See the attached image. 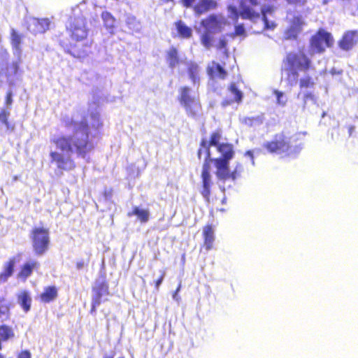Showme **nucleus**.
Masks as SVG:
<instances>
[{"mask_svg": "<svg viewBox=\"0 0 358 358\" xmlns=\"http://www.w3.org/2000/svg\"><path fill=\"white\" fill-rule=\"evenodd\" d=\"M90 118L92 120L91 124L85 117L80 121L66 122V127H73L72 134L61 135L50 139V142L56 148L68 153L64 155L57 151L50 152L51 162L55 163L59 169L71 171L76 167L73 159L69 154L75 153L78 157L85 158L94 149V144L90 138V130H98L103 124L98 113H92Z\"/></svg>", "mask_w": 358, "mask_h": 358, "instance_id": "1", "label": "nucleus"}, {"mask_svg": "<svg viewBox=\"0 0 358 358\" xmlns=\"http://www.w3.org/2000/svg\"><path fill=\"white\" fill-rule=\"evenodd\" d=\"M216 150L220 154V156L212 157L210 154L208 157H205L201 168V189L200 193L208 201L210 200L211 187L213 185L211 175L212 164L215 168L217 178L223 182L228 180L235 181L241 177L243 171V166L241 162H236L234 169L230 170L229 162L236 154L234 146L232 143L227 142L222 143L216 148Z\"/></svg>", "mask_w": 358, "mask_h": 358, "instance_id": "2", "label": "nucleus"}, {"mask_svg": "<svg viewBox=\"0 0 358 358\" xmlns=\"http://www.w3.org/2000/svg\"><path fill=\"white\" fill-rule=\"evenodd\" d=\"M314 69L312 59L302 49L287 52L282 61L281 72L285 73L287 82L290 85L299 82L301 90L314 88L315 82L312 76L306 75L299 79L300 72L306 73Z\"/></svg>", "mask_w": 358, "mask_h": 358, "instance_id": "3", "label": "nucleus"}, {"mask_svg": "<svg viewBox=\"0 0 358 358\" xmlns=\"http://www.w3.org/2000/svg\"><path fill=\"white\" fill-rule=\"evenodd\" d=\"M263 148L270 154L289 156L293 152L290 138L285 131L275 134L271 141L264 143Z\"/></svg>", "mask_w": 358, "mask_h": 358, "instance_id": "4", "label": "nucleus"}, {"mask_svg": "<svg viewBox=\"0 0 358 358\" xmlns=\"http://www.w3.org/2000/svg\"><path fill=\"white\" fill-rule=\"evenodd\" d=\"M30 238L34 253L36 256L45 255L50 248V238L48 228L35 227L30 232Z\"/></svg>", "mask_w": 358, "mask_h": 358, "instance_id": "5", "label": "nucleus"}, {"mask_svg": "<svg viewBox=\"0 0 358 358\" xmlns=\"http://www.w3.org/2000/svg\"><path fill=\"white\" fill-rule=\"evenodd\" d=\"M67 31L72 41H92L88 38L89 29L85 17H75L71 20Z\"/></svg>", "mask_w": 358, "mask_h": 358, "instance_id": "6", "label": "nucleus"}, {"mask_svg": "<svg viewBox=\"0 0 358 358\" xmlns=\"http://www.w3.org/2000/svg\"><path fill=\"white\" fill-rule=\"evenodd\" d=\"M190 88L183 86L180 89V96L178 100L185 108L187 114L192 117L198 115L201 110V104L199 99H194L189 94Z\"/></svg>", "mask_w": 358, "mask_h": 358, "instance_id": "7", "label": "nucleus"}, {"mask_svg": "<svg viewBox=\"0 0 358 358\" xmlns=\"http://www.w3.org/2000/svg\"><path fill=\"white\" fill-rule=\"evenodd\" d=\"M331 34L325 29L320 28L310 38V47L316 53H323L327 48L334 45Z\"/></svg>", "mask_w": 358, "mask_h": 358, "instance_id": "8", "label": "nucleus"}, {"mask_svg": "<svg viewBox=\"0 0 358 358\" xmlns=\"http://www.w3.org/2000/svg\"><path fill=\"white\" fill-rule=\"evenodd\" d=\"M92 41H72L67 43L61 41L60 45L65 49L66 52L73 57L83 59L87 57L91 52Z\"/></svg>", "mask_w": 358, "mask_h": 358, "instance_id": "9", "label": "nucleus"}, {"mask_svg": "<svg viewBox=\"0 0 358 358\" xmlns=\"http://www.w3.org/2000/svg\"><path fill=\"white\" fill-rule=\"evenodd\" d=\"M222 138V131L220 129H217L210 134L209 140L203 138L199 143V148L197 150V158L201 159L202 153L205 154V157H209L211 154L210 148H217L222 143L220 141Z\"/></svg>", "mask_w": 358, "mask_h": 358, "instance_id": "10", "label": "nucleus"}, {"mask_svg": "<svg viewBox=\"0 0 358 358\" xmlns=\"http://www.w3.org/2000/svg\"><path fill=\"white\" fill-rule=\"evenodd\" d=\"M92 301L101 303L107 300L106 299H104V297H107L110 293L109 285L108 281L105 279V276H103V279L102 280L95 281L92 287Z\"/></svg>", "mask_w": 358, "mask_h": 358, "instance_id": "11", "label": "nucleus"}, {"mask_svg": "<svg viewBox=\"0 0 358 358\" xmlns=\"http://www.w3.org/2000/svg\"><path fill=\"white\" fill-rule=\"evenodd\" d=\"M206 73L211 80H226L228 77L226 63L212 61L206 67Z\"/></svg>", "mask_w": 358, "mask_h": 358, "instance_id": "12", "label": "nucleus"}, {"mask_svg": "<svg viewBox=\"0 0 358 358\" xmlns=\"http://www.w3.org/2000/svg\"><path fill=\"white\" fill-rule=\"evenodd\" d=\"M358 42V31H346L338 41V47L344 51H350Z\"/></svg>", "mask_w": 358, "mask_h": 358, "instance_id": "13", "label": "nucleus"}, {"mask_svg": "<svg viewBox=\"0 0 358 358\" xmlns=\"http://www.w3.org/2000/svg\"><path fill=\"white\" fill-rule=\"evenodd\" d=\"M304 22L301 17L295 16L292 18L290 25L285 31V37L287 40H296L302 31Z\"/></svg>", "mask_w": 358, "mask_h": 358, "instance_id": "14", "label": "nucleus"}, {"mask_svg": "<svg viewBox=\"0 0 358 358\" xmlns=\"http://www.w3.org/2000/svg\"><path fill=\"white\" fill-rule=\"evenodd\" d=\"M201 26L208 32H218L222 29V22L215 15H210L201 22Z\"/></svg>", "mask_w": 358, "mask_h": 358, "instance_id": "15", "label": "nucleus"}, {"mask_svg": "<svg viewBox=\"0 0 358 358\" xmlns=\"http://www.w3.org/2000/svg\"><path fill=\"white\" fill-rule=\"evenodd\" d=\"M40 267V264L36 260H31L24 263L17 273V278L25 281L31 275L34 270L37 271Z\"/></svg>", "mask_w": 358, "mask_h": 358, "instance_id": "16", "label": "nucleus"}, {"mask_svg": "<svg viewBox=\"0 0 358 358\" xmlns=\"http://www.w3.org/2000/svg\"><path fill=\"white\" fill-rule=\"evenodd\" d=\"M240 7L241 10L239 13L235 7L231 8V10L235 15V20H238L239 15L244 20H253L259 17V12L248 6L241 3Z\"/></svg>", "mask_w": 358, "mask_h": 358, "instance_id": "17", "label": "nucleus"}, {"mask_svg": "<svg viewBox=\"0 0 358 358\" xmlns=\"http://www.w3.org/2000/svg\"><path fill=\"white\" fill-rule=\"evenodd\" d=\"M50 26L48 19L34 18L29 24V30L34 35L45 32Z\"/></svg>", "mask_w": 358, "mask_h": 358, "instance_id": "18", "label": "nucleus"}, {"mask_svg": "<svg viewBox=\"0 0 358 358\" xmlns=\"http://www.w3.org/2000/svg\"><path fill=\"white\" fill-rule=\"evenodd\" d=\"M58 296V289L55 285L47 286L39 294L38 298L41 302L48 303L55 301Z\"/></svg>", "mask_w": 358, "mask_h": 358, "instance_id": "19", "label": "nucleus"}, {"mask_svg": "<svg viewBox=\"0 0 358 358\" xmlns=\"http://www.w3.org/2000/svg\"><path fill=\"white\" fill-rule=\"evenodd\" d=\"M203 246L206 250H210L213 247L215 241L214 229L212 224H206L203 227Z\"/></svg>", "mask_w": 358, "mask_h": 358, "instance_id": "20", "label": "nucleus"}, {"mask_svg": "<svg viewBox=\"0 0 358 358\" xmlns=\"http://www.w3.org/2000/svg\"><path fill=\"white\" fill-rule=\"evenodd\" d=\"M217 6V3L215 0H199L194 7V10L197 15H201L215 9Z\"/></svg>", "mask_w": 358, "mask_h": 358, "instance_id": "21", "label": "nucleus"}, {"mask_svg": "<svg viewBox=\"0 0 358 358\" xmlns=\"http://www.w3.org/2000/svg\"><path fill=\"white\" fill-rule=\"evenodd\" d=\"M166 60L169 67L171 69L176 68L181 62L178 50L176 47H171L166 53Z\"/></svg>", "mask_w": 358, "mask_h": 358, "instance_id": "22", "label": "nucleus"}, {"mask_svg": "<svg viewBox=\"0 0 358 358\" xmlns=\"http://www.w3.org/2000/svg\"><path fill=\"white\" fill-rule=\"evenodd\" d=\"M17 300L24 313H27L30 310L32 299L28 291H21L17 296Z\"/></svg>", "mask_w": 358, "mask_h": 358, "instance_id": "23", "label": "nucleus"}, {"mask_svg": "<svg viewBox=\"0 0 358 358\" xmlns=\"http://www.w3.org/2000/svg\"><path fill=\"white\" fill-rule=\"evenodd\" d=\"M15 259H9L4 264L3 271L0 273V282H5L14 273Z\"/></svg>", "mask_w": 358, "mask_h": 358, "instance_id": "24", "label": "nucleus"}, {"mask_svg": "<svg viewBox=\"0 0 358 358\" xmlns=\"http://www.w3.org/2000/svg\"><path fill=\"white\" fill-rule=\"evenodd\" d=\"M20 71V62H13L10 64H6L2 66L0 69V76L10 78L12 76L18 74Z\"/></svg>", "mask_w": 358, "mask_h": 358, "instance_id": "25", "label": "nucleus"}, {"mask_svg": "<svg viewBox=\"0 0 358 358\" xmlns=\"http://www.w3.org/2000/svg\"><path fill=\"white\" fill-rule=\"evenodd\" d=\"M187 72L193 84H199L200 82V67L194 62L187 64Z\"/></svg>", "mask_w": 358, "mask_h": 358, "instance_id": "26", "label": "nucleus"}, {"mask_svg": "<svg viewBox=\"0 0 358 358\" xmlns=\"http://www.w3.org/2000/svg\"><path fill=\"white\" fill-rule=\"evenodd\" d=\"M15 338V332L13 328L6 324L0 325V350H2V342L8 341V340Z\"/></svg>", "mask_w": 358, "mask_h": 358, "instance_id": "27", "label": "nucleus"}, {"mask_svg": "<svg viewBox=\"0 0 358 358\" xmlns=\"http://www.w3.org/2000/svg\"><path fill=\"white\" fill-rule=\"evenodd\" d=\"M136 215L141 223H146L149 220L150 213L147 209H141L138 207H134L132 211L127 213V216Z\"/></svg>", "mask_w": 358, "mask_h": 358, "instance_id": "28", "label": "nucleus"}, {"mask_svg": "<svg viewBox=\"0 0 358 358\" xmlns=\"http://www.w3.org/2000/svg\"><path fill=\"white\" fill-rule=\"evenodd\" d=\"M178 35L183 38H189L192 35V31L190 27L187 26L184 22L179 20L175 22Z\"/></svg>", "mask_w": 358, "mask_h": 358, "instance_id": "29", "label": "nucleus"}, {"mask_svg": "<svg viewBox=\"0 0 358 358\" xmlns=\"http://www.w3.org/2000/svg\"><path fill=\"white\" fill-rule=\"evenodd\" d=\"M23 35L20 34L14 29L10 30V44L13 50L21 52V43L22 42Z\"/></svg>", "mask_w": 358, "mask_h": 358, "instance_id": "30", "label": "nucleus"}, {"mask_svg": "<svg viewBox=\"0 0 358 358\" xmlns=\"http://www.w3.org/2000/svg\"><path fill=\"white\" fill-rule=\"evenodd\" d=\"M101 18L103 20L104 27L112 33L116 24V19L115 17L110 13L103 11L101 13Z\"/></svg>", "mask_w": 358, "mask_h": 358, "instance_id": "31", "label": "nucleus"}, {"mask_svg": "<svg viewBox=\"0 0 358 358\" xmlns=\"http://www.w3.org/2000/svg\"><path fill=\"white\" fill-rule=\"evenodd\" d=\"M228 91L234 95L231 102L241 103L243 99V93L239 90L235 83H231L228 87Z\"/></svg>", "mask_w": 358, "mask_h": 358, "instance_id": "32", "label": "nucleus"}, {"mask_svg": "<svg viewBox=\"0 0 358 358\" xmlns=\"http://www.w3.org/2000/svg\"><path fill=\"white\" fill-rule=\"evenodd\" d=\"M10 305L4 297H0V317L10 315Z\"/></svg>", "mask_w": 358, "mask_h": 358, "instance_id": "33", "label": "nucleus"}, {"mask_svg": "<svg viewBox=\"0 0 358 358\" xmlns=\"http://www.w3.org/2000/svg\"><path fill=\"white\" fill-rule=\"evenodd\" d=\"M309 102H311L313 103H317L316 95L315 94L314 92L310 91L303 93L302 96L303 108H306Z\"/></svg>", "mask_w": 358, "mask_h": 358, "instance_id": "34", "label": "nucleus"}, {"mask_svg": "<svg viewBox=\"0 0 358 358\" xmlns=\"http://www.w3.org/2000/svg\"><path fill=\"white\" fill-rule=\"evenodd\" d=\"M10 111L8 109L3 108L0 110V122L4 124L8 129H13V126H11L8 122L10 116Z\"/></svg>", "mask_w": 358, "mask_h": 358, "instance_id": "35", "label": "nucleus"}, {"mask_svg": "<svg viewBox=\"0 0 358 358\" xmlns=\"http://www.w3.org/2000/svg\"><path fill=\"white\" fill-rule=\"evenodd\" d=\"M210 33L211 32L206 31V32L201 36V43L207 49H209L213 45V38L210 36Z\"/></svg>", "mask_w": 358, "mask_h": 358, "instance_id": "36", "label": "nucleus"}, {"mask_svg": "<svg viewBox=\"0 0 358 358\" xmlns=\"http://www.w3.org/2000/svg\"><path fill=\"white\" fill-rule=\"evenodd\" d=\"M227 41L224 38H221V39H220V41L217 45V48L219 50L224 49V50L223 52L224 57V58L228 59L229 57V53L228 50L227 49Z\"/></svg>", "mask_w": 358, "mask_h": 358, "instance_id": "37", "label": "nucleus"}, {"mask_svg": "<svg viewBox=\"0 0 358 358\" xmlns=\"http://www.w3.org/2000/svg\"><path fill=\"white\" fill-rule=\"evenodd\" d=\"M245 28L243 24H238L235 27L234 35L243 36L245 34Z\"/></svg>", "mask_w": 358, "mask_h": 358, "instance_id": "38", "label": "nucleus"}, {"mask_svg": "<svg viewBox=\"0 0 358 358\" xmlns=\"http://www.w3.org/2000/svg\"><path fill=\"white\" fill-rule=\"evenodd\" d=\"M17 358H31V354L28 350H24L17 354Z\"/></svg>", "mask_w": 358, "mask_h": 358, "instance_id": "39", "label": "nucleus"}, {"mask_svg": "<svg viewBox=\"0 0 358 358\" xmlns=\"http://www.w3.org/2000/svg\"><path fill=\"white\" fill-rule=\"evenodd\" d=\"M13 93L11 91H8L6 92V97H5V103L6 105H7L8 106H10L12 105V103H13Z\"/></svg>", "mask_w": 358, "mask_h": 358, "instance_id": "40", "label": "nucleus"}, {"mask_svg": "<svg viewBox=\"0 0 358 358\" xmlns=\"http://www.w3.org/2000/svg\"><path fill=\"white\" fill-rule=\"evenodd\" d=\"M165 276V272L163 271L157 280L155 281V289L158 290L160 285L162 283Z\"/></svg>", "mask_w": 358, "mask_h": 358, "instance_id": "41", "label": "nucleus"}, {"mask_svg": "<svg viewBox=\"0 0 358 358\" xmlns=\"http://www.w3.org/2000/svg\"><path fill=\"white\" fill-rule=\"evenodd\" d=\"M274 94L276 96L277 102L279 104L284 105L285 102L281 101V98L283 96V92L278 90H274Z\"/></svg>", "mask_w": 358, "mask_h": 358, "instance_id": "42", "label": "nucleus"}, {"mask_svg": "<svg viewBox=\"0 0 358 358\" xmlns=\"http://www.w3.org/2000/svg\"><path fill=\"white\" fill-rule=\"evenodd\" d=\"M196 0H180L181 4L185 8H190L192 6Z\"/></svg>", "mask_w": 358, "mask_h": 358, "instance_id": "43", "label": "nucleus"}, {"mask_svg": "<svg viewBox=\"0 0 358 358\" xmlns=\"http://www.w3.org/2000/svg\"><path fill=\"white\" fill-rule=\"evenodd\" d=\"M101 303H99L97 302H95V301H91V308H90V313L92 314V315H94L96 313V308L98 306H100Z\"/></svg>", "mask_w": 358, "mask_h": 358, "instance_id": "44", "label": "nucleus"}, {"mask_svg": "<svg viewBox=\"0 0 358 358\" xmlns=\"http://www.w3.org/2000/svg\"><path fill=\"white\" fill-rule=\"evenodd\" d=\"M85 265V262L83 260L78 261L76 264V266L78 270L82 269Z\"/></svg>", "mask_w": 358, "mask_h": 358, "instance_id": "45", "label": "nucleus"}, {"mask_svg": "<svg viewBox=\"0 0 358 358\" xmlns=\"http://www.w3.org/2000/svg\"><path fill=\"white\" fill-rule=\"evenodd\" d=\"M261 12L262 13V15H263V20H264V23H265V27L266 28H270V27L268 25V22L267 18H266V15H265V12H264V8H262L261 10Z\"/></svg>", "mask_w": 358, "mask_h": 358, "instance_id": "46", "label": "nucleus"}, {"mask_svg": "<svg viewBox=\"0 0 358 358\" xmlns=\"http://www.w3.org/2000/svg\"><path fill=\"white\" fill-rule=\"evenodd\" d=\"M112 194H113V189H106L103 192V195H104V196L106 198H110L112 196Z\"/></svg>", "mask_w": 358, "mask_h": 358, "instance_id": "47", "label": "nucleus"}, {"mask_svg": "<svg viewBox=\"0 0 358 358\" xmlns=\"http://www.w3.org/2000/svg\"><path fill=\"white\" fill-rule=\"evenodd\" d=\"M356 127L354 125H350L348 127V135L351 136L352 134L355 132Z\"/></svg>", "mask_w": 358, "mask_h": 358, "instance_id": "48", "label": "nucleus"}, {"mask_svg": "<svg viewBox=\"0 0 358 358\" xmlns=\"http://www.w3.org/2000/svg\"><path fill=\"white\" fill-rule=\"evenodd\" d=\"M249 1L250 2V3L252 5V6H257L258 5V1L257 0H249Z\"/></svg>", "mask_w": 358, "mask_h": 358, "instance_id": "49", "label": "nucleus"}, {"mask_svg": "<svg viewBox=\"0 0 358 358\" xmlns=\"http://www.w3.org/2000/svg\"><path fill=\"white\" fill-rule=\"evenodd\" d=\"M289 3H295L301 1H304V0H287Z\"/></svg>", "mask_w": 358, "mask_h": 358, "instance_id": "50", "label": "nucleus"}, {"mask_svg": "<svg viewBox=\"0 0 358 358\" xmlns=\"http://www.w3.org/2000/svg\"><path fill=\"white\" fill-rule=\"evenodd\" d=\"M103 358H114V353L110 355H104Z\"/></svg>", "mask_w": 358, "mask_h": 358, "instance_id": "51", "label": "nucleus"}, {"mask_svg": "<svg viewBox=\"0 0 358 358\" xmlns=\"http://www.w3.org/2000/svg\"><path fill=\"white\" fill-rule=\"evenodd\" d=\"M164 3L174 2L175 0H161Z\"/></svg>", "mask_w": 358, "mask_h": 358, "instance_id": "52", "label": "nucleus"}, {"mask_svg": "<svg viewBox=\"0 0 358 358\" xmlns=\"http://www.w3.org/2000/svg\"><path fill=\"white\" fill-rule=\"evenodd\" d=\"M0 358H5L4 355H3L2 353H0Z\"/></svg>", "mask_w": 358, "mask_h": 358, "instance_id": "53", "label": "nucleus"}, {"mask_svg": "<svg viewBox=\"0 0 358 358\" xmlns=\"http://www.w3.org/2000/svg\"><path fill=\"white\" fill-rule=\"evenodd\" d=\"M119 358H124V357H119Z\"/></svg>", "mask_w": 358, "mask_h": 358, "instance_id": "54", "label": "nucleus"}]
</instances>
